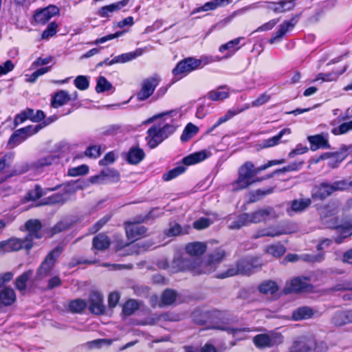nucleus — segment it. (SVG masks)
<instances>
[{
    "label": "nucleus",
    "instance_id": "obj_14",
    "mask_svg": "<svg viewBox=\"0 0 352 352\" xmlns=\"http://www.w3.org/2000/svg\"><path fill=\"white\" fill-rule=\"evenodd\" d=\"M226 256L225 251L221 249H218L212 253L209 258L207 263L204 266V269H202L199 272H195L197 274H208L213 272L215 268V265L221 262Z\"/></svg>",
    "mask_w": 352,
    "mask_h": 352
},
{
    "label": "nucleus",
    "instance_id": "obj_21",
    "mask_svg": "<svg viewBox=\"0 0 352 352\" xmlns=\"http://www.w3.org/2000/svg\"><path fill=\"white\" fill-rule=\"evenodd\" d=\"M70 188H66L64 192L54 194L45 199L43 203L41 205H54V204H63L70 198Z\"/></svg>",
    "mask_w": 352,
    "mask_h": 352
},
{
    "label": "nucleus",
    "instance_id": "obj_1",
    "mask_svg": "<svg viewBox=\"0 0 352 352\" xmlns=\"http://www.w3.org/2000/svg\"><path fill=\"white\" fill-rule=\"evenodd\" d=\"M277 217L272 208L267 207L258 209L250 213H243L239 215L236 221L229 226L231 230H239L251 223H258Z\"/></svg>",
    "mask_w": 352,
    "mask_h": 352
},
{
    "label": "nucleus",
    "instance_id": "obj_58",
    "mask_svg": "<svg viewBox=\"0 0 352 352\" xmlns=\"http://www.w3.org/2000/svg\"><path fill=\"white\" fill-rule=\"evenodd\" d=\"M211 223L208 218H201L193 223V227L197 230H202L208 228Z\"/></svg>",
    "mask_w": 352,
    "mask_h": 352
},
{
    "label": "nucleus",
    "instance_id": "obj_27",
    "mask_svg": "<svg viewBox=\"0 0 352 352\" xmlns=\"http://www.w3.org/2000/svg\"><path fill=\"white\" fill-rule=\"evenodd\" d=\"M315 311L309 307H300L295 309L293 313L292 318L295 321L307 320L314 316Z\"/></svg>",
    "mask_w": 352,
    "mask_h": 352
},
{
    "label": "nucleus",
    "instance_id": "obj_8",
    "mask_svg": "<svg viewBox=\"0 0 352 352\" xmlns=\"http://www.w3.org/2000/svg\"><path fill=\"white\" fill-rule=\"evenodd\" d=\"M41 129H43V125L37 124L36 126L30 125L18 129L11 135L8 143L14 146L26 140L28 137L38 133Z\"/></svg>",
    "mask_w": 352,
    "mask_h": 352
},
{
    "label": "nucleus",
    "instance_id": "obj_48",
    "mask_svg": "<svg viewBox=\"0 0 352 352\" xmlns=\"http://www.w3.org/2000/svg\"><path fill=\"white\" fill-rule=\"evenodd\" d=\"M112 88V85L104 76H100L97 80L96 91L98 93L109 91Z\"/></svg>",
    "mask_w": 352,
    "mask_h": 352
},
{
    "label": "nucleus",
    "instance_id": "obj_13",
    "mask_svg": "<svg viewBox=\"0 0 352 352\" xmlns=\"http://www.w3.org/2000/svg\"><path fill=\"white\" fill-rule=\"evenodd\" d=\"M309 279L305 277H296L286 283L284 289L285 294L299 292L307 289L309 287Z\"/></svg>",
    "mask_w": 352,
    "mask_h": 352
},
{
    "label": "nucleus",
    "instance_id": "obj_37",
    "mask_svg": "<svg viewBox=\"0 0 352 352\" xmlns=\"http://www.w3.org/2000/svg\"><path fill=\"white\" fill-rule=\"evenodd\" d=\"M243 111V109H229L225 116L221 117L217 122L210 128L208 130V133L212 132L215 128L219 126L220 124L227 122L228 120H230L232 117L234 116L239 114Z\"/></svg>",
    "mask_w": 352,
    "mask_h": 352
},
{
    "label": "nucleus",
    "instance_id": "obj_50",
    "mask_svg": "<svg viewBox=\"0 0 352 352\" xmlns=\"http://www.w3.org/2000/svg\"><path fill=\"white\" fill-rule=\"evenodd\" d=\"M254 8H256L255 4H253V5H250L247 7H245V8L241 9L240 10L236 11V12H233L231 15H230V16H227L226 18L220 21L217 23V25H219L220 27H224L227 24L230 23L237 14L242 12L243 11L248 10H250V9H252Z\"/></svg>",
    "mask_w": 352,
    "mask_h": 352
},
{
    "label": "nucleus",
    "instance_id": "obj_12",
    "mask_svg": "<svg viewBox=\"0 0 352 352\" xmlns=\"http://www.w3.org/2000/svg\"><path fill=\"white\" fill-rule=\"evenodd\" d=\"M89 309L96 315L103 314L105 311V306L103 303V298L100 293L92 292L89 298Z\"/></svg>",
    "mask_w": 352,
    "mask_h": 352
},
{
    "label": "nucleus",
    "instance_id": "obj_61",
    "mask_svg": "<svg viewBox=\"0 0 352 352\" xmlns=\"http://www.w3.org/2000/svg\"><path fill=\"white\" fill-rule=\"evenodd\" d=\"M324 256L323 253H319L318 254H305L303 256V259L306 261L316 263V262H321L324 260Z\"/></svg>",
    "mask_w": 352,
    "mask_h": 352
},
{
    "label": "nucleus",
    "instance_id": "obj_56",
    "mask_svg": "<svg viewBox=\"0 0 352 352\" xmlns=\"http://www.w3.org/2000/svg\"><path fill=\"white\" fill-rule=\"evenodd\" d=\"M85 155L89 157L96 158L100 155V147L96 145L89 146L85 151Z\"/></svg>",
    "mask_w": 352,
    "mask_h": 352
},
{
    "label": "nucleus",
    "instance_id": "obj_24",
    "mask_svg": "<svg viewBox=\"0 0 352 352\" xmlns=\"http://www.w3.org/2000/svg\"><path fill=\"white\" fill-rule=\"evenodd\" d=\"M331 322L338 327L352 322V310L338 311L333 316Z\"/></svg>",
    "mask_w": 352,
    "mask_h": 352
},
{
    "label": "nucleus",
    "instance_id": "obj_55",
    "mask_svg": "<svg viewBox=\"0 0 352 352\" xmlns=\"http://www.w3.org/2000/svg\"><path fill=\"white\" fill-rule=\"evenodd\" d=\"M75 86L80 90H85L89 87V80L85 76H78L74 80Z\"/></svg>",
    "mask_w": 352,
    "mask_h": 352
},
{
    "label": "nucleus",
    "instance_id": "obj_46",
    "mask_svg": "<svg viewBox=\"0 0 352 352\" xmlns=\"http://www.w3.org/2000/svg\"><path fill=\"white\" fill-rule=\"evenodd\" d=\"M283 232L280 231H274L270 228H263L257 230L253 235L254 239H258L263 236H276L283 234Z\"/></svg>",
    "mask_w": 352,
    "mask_h": 352
},
{
    "label": "nucleus",
    "instance_id": "obj_32",
    "mask_svg": "<svg viewBox=\"0 0 352 352\" xmlns=\"http://www.w3.org/2000/svg\"><path fill=\"white\" fill-rule=\"evenodd\" d=\"M290 133H291V130L289 129H283V130H281L279 132V133L278 135H276L271 138L263 140L262 142V144H261V147L263 148H269V147L276 146L279 143L280 140L282 138V137L285 134H290Z\"/></svg>",
    "mask_w": 352,
    "mask_h": 352
},
{
    "label": "nucleus",
    "instance_id": "obj_9",
    "mask_svg": "<svg viewBox=\"0 0 352 352\" xmlns=\"http://www.w3.org/2000/svg\"><path fill=\"white\" fill-rule=\"evenodd\" d=\"M32 247V243L30 242L29 238H25L24 239L13 238L8 241L0 242V249L5 252L18 251L23 248L29 250Z\"/></svg>",
    "mask_w": 352,
    "mask_h": 352
},
{
    "label": "nucleus",
    "instance_id": "obj_26",
    "mask_svg": "<svg viewBox=\"0 0 352 352\" xmlns=\"http://www.w3.org/2000/svg\"><path fill=\"white\" fill-rule=\"evenodd\" d=\"M25 226L26 230L29 232V234L26 236L25 238H29L30 242L32 243V241L34 239L40 238L38 231L41 228V223L38 220H29L25 223Z\"/></svg>",
    "mask_w": 352,
    "mask_h": 352
},
{
    "label": "nucleus",
    "instance_id": "obj_54",
    "mask_svg": "<svg viewBox=\"0 0 352 352\" xmlns=\"http://www.w3.org/2000/svg\"><path fill=\"white\" fill-rule=\"evenodd\" d=\"M138 308V303L135 300H128L123 307V312L125 315L130 316Z\"/></svg>",
    "mask_w": 352,
    "mask_h": 352
},
{
    "label": "nucleus",
    "instance_id": "obj_6",
    "mask_svg": "<svg viewBox=\"0 0 352 352\" xmlns=\"http://www.w3.org/2000/svg\"><path fill=\"white\" fill-rule=\"evenodd\" d=\"M290 352H318L315 339L302 336L296 338L290 348Z\"/></svg>",
    "mask_w": 352,
    "mask_h": 352
},
{
    "label": "nucleus",
    "instance_id": "obj_59",
    "mask_svg": "<svg viewBox=\"0 0 352 352\" xmlns=\"http://www.w3.org/2000/svg\"><path fill=\"white\" fill-rule=\"evenodd\" d=\"M57 25L55 23H51L43 31L42 34L43 38H48L50 36H54L56 32Z\"/></svg>",
    "mask_w": 352,
    "mask_h": 352
},
{
    "label": "nucleus",
    "instance_id": "obj_33",
    "mask_svg": "<svg viewBox=\"0 0 352 352\" xmlns=\"http://www.w3.org/2000/svg\"><path fill=\"white\" fill-rule=\"evenodd\" d=\"M33 270H29L20 275L15 280V287L21 292H24L26 289V283L32 277Z\"/></svg>",
    "mask_w": 352,
    "mask_h": 352
},
{
    "label": "nucleus",
    "instance_id": "obj_44",
    "mask_svg": "<svg viewBox=\"0 0 352 352\" xmlns=\"http://www.w3.org/2000/svg\"><path fill=\"white\" fill-rule=\"evenodd\" d=\"M229 96V92L228 91L222 90L220 87L217 89L210 91L208 94V97L212 101L222 100Z\"/></svg>",
    "mask_w": 352,
    "mask_h": 352
},
{
    "label": "nucleus",
    "instance_id": "obj_63",
    "mask_svg": "<svg viewBox=\"0 0 352 352\" xmlns=\"http://www.w3.org/2000/svg\"><path fill=\"white\" fill-rule=\"evenodd\" d=\"M89 168L86 165H81L77 168L69 170V173L72 176H76L87 173Z\"/></svg>",
    "mask_w": 352,
    "mask_h": 352
},
{
    "label": "nucleus",
    "instance_id": "obj_57",
    "mask_svg": "<svg viewBox=\"0 0 352 352\" xmlns=\"http://www.w3.org/2000/svg\"><path fill=\"white\" fill-rule=\"evenodd\" d=\"M112 340L110 339H97L88 343L90 348H100L103 345H111Z\"/></svg>",
    "mask_w": 352,
    "mask_h": 352
},
{
    "label": "nucleus",
    "instance_id": "obj_39",
    "mask_svg": "<svg viewBox=\"0 0 352 352\" xmlns=\"http://www.w3.org/2000/svg\"><path fill=\"white\" fill-rule=\"evenodd\" d=\"M243 111V109H229L225 116L221 117L217 122L210 128L208 130V133L212 132L215 128L219 126L220 124L227 122L228 120H230L232 117L234 116L239 114Z\"/></svg>",
    "mask_w": 352,
    "mask_h": 352
},
{
    "label": "nucleus",
    "instance_id": "obj_49",
    "mask_svg": "<svg viewBox=\"0 0 352 352\" xmlns=\"http://www.w3.org/2000/svg\"><path fill=\"white\" fill-rule=\"evenodd\" d=\"M347 67L344 66L343 69L339 72H333L329 74H319L317 78L314 81L318 80L319 79L322 80L323 81H331L336 80L340 75L343 74L346 70Z\"/></svg>",
    "mask_w": 352,
    "mask_h": 352
},
{
    "label": "nucleus",
    "instance_id": "obj_2",
    "mask_svg": "<svg viewBox=\"0 0 352 352\" xmlns=\"http://www.w3.org/2000/svg\"><path fill=\"white\" fill-rule=\"evenodd\" d=\"M262 263L258 258H246L239 261L235 267L228 269L225 274H220L217 276L219 278H225L235 275H250L254 272V269H259Z\"/></svg>",
    "mask_w": 352,
    "mask_h": 352
},
{
    "label": "nucleus",
    "instance_id": "obj_7",
    "mask_svg": "<svg viewBox=\"0 0 352 352\" xmlns=\"http://www.w3.org/2000/svg\"><path fill=\"white\" fill-rule=\"evenodd\" d=\"M283 342V336L278 332L258 334L254 338V343L258 348L272 347Z\"/></svg>",
    "mask_w": 352,
    "mask_h": 352
},
{
    "label": "nucleus",
    "instance_id": "obj_22",
    "mask_svg": "<svg viewBox=\"0 0 352 352\" xmlns=\"http://www.w3.org/2000/svg\"><path fill=\"white\" fill-rule=\"evenodd\" d=\"M308 140L311 144V150L316 151L318 148H329L330 145L328 142L327 135L318 134L309 136Z\"/></svg>",
    "mask_w": 352,
    "mask_h": 352
},
{
    "label": "nucleus",
    "instance_id": "obj_17",
    "mask_svg": "<svg viewBox=\"0 0 352 352\" xmlns=\"http://www.w3.org/2000/svg\"><path fill=\"white\" fill-rule=\"evenodd\" d=\"M265 8L275 13H283L292 10L295 7V0H280L277 2H266Z\"/></svg>",
    "mask_w": 352,
    "mask_h": 352
},
{
    "label": "nucleus",
    "instance_id": "obj_3",
    "mask_svg": "<svg viewBox=\"0 0 352 352\" xmlns=\"http://www.w3.org/2000/svg\"><path fill=\"white\" fill-rule=\"evenodd\" d=\"M256 175L254 165L248 161L239 168V177L233 184L234 190H239L248 188L252 184V178Z\"/></svg>",
    "mask_w": 352,
    "mask_h": 352
},
{
    "label": "nucleus",
    "instance_id": "obj_16",
    "mask_svg": "<svg viewBox=\"0 0 352 352\" xmlns=\"http://www.w3.org/2000/svg\"><path fill=\"white\" fill-rule=\"evenodd\" d=\"M59 13V8L55 6L50 5L45 8L38 10L34 14V20L37 23L45 24L52 16Z\"/></svg>",
    "mask_w": 352,
    "mask_h": 352
},
{
    "label": "nucleus",
    "instance_id": "obj_20",
    "mask_svg": "<svg viewBox=\"0 0 352 352\" xmlns=\"http://www.w3.org/2000/svg\"><path fill=\"white\" fill-rule=\"evenodd\" d=\"M296 17L292 18L290 21H285L279 25L278 30L275 33L274 36H272L270 40V43H274L276 41L283 37L286 33L292 30L296 24Z\"/></svg>",
    "mask_w": 352,
    "mask_h": 352
},
{
    "label": "nucleus",
    "instance_id": "obj_31",
    "mask_svg": "<svg viewBox=\"0 0 352 352\" xmlns=\"http://www.w3.org/2000/svg\"><path fill=\"white\" fill-rule=\"evenodd\" d=\"M144 152L138 147L131 148L129 152L127 160L130 164H139L144 157Z\"/></svg>",
    "mask_w": 352,
    "mask_h": 352
},
{
    "label": "nucleus",
    "instance_id": "obj_38",
    "mask_svg": "<svg viewBox=\"0 0 352 352\" xmlns=\"http://www.w3.org/2000/svg\"><path fill=\"white\" fill-rule=\"evenodd\" d=\"M243 111V109H229L225 116L221 117L217 122L210 128L208 130V133L212 132L215 128L219 126L220 124L227 122L228 120H230L232 117L234 116L239 114Z\"/></svg>",
    "mask_w": 352,
    "mask_h": 352
},
{
    "label": "nucleus",
    "instance_id": "obj_60",
    "mask_svg": "<svg viewBox=\"0 0 352 352\" xmlns=\"http://www.w3.org/2000/svg\"><path fill=\"white\" fill-rule=\"evenodd\" d=\"M270 99V96L267 95L266 94H263L260 95L256 100L252 102V107H259L261 106L266 102H267Z\"/></svg>",
    "mask_w": 352,
    "mask_h": 352
},
{
    "label": "nucleus",
    "instance_id": "obj_41",
    "mask_svg": "<svg viewBox=\"0 0 352 352\" xmlns=\"http://www.w3.org/2000/svg\"><path fill=\"white\" fill-rule=\"evenodd\" d=\"M278 287L276 283L272 280H268L263 283L259 286V291L265 294L273 295L277 292Z\"/></svg>",
    "mask_w": 352,
    "mask_h": 352
},
{
    "label": "nucleus",
    "instance_id": "obj_47",
    "mask_svg": "<svg viewBox=\"0 0 352 352\" xmlns=\"http://www.w3.org/2000/svg\"><path fill=\"white\" fill-rule=\"evenodd\" d=\"M285 248L281 244L272 245L267 248L266 252L274 257H280L285 252Z\"/></svg>",
    "mask_w": 352,
    "mask_h": 352
},
{
    "label": "nucleus",
    "instance_id": "obj_36",
    "mask_svg": "<svg viewBox=\"0 0 352 352\" xmlns=\"http://www.w3.org/2000/svg\"><path fill=\"white\" fill-rule=\"evenodd\" d=\"M70 98L69 94L65 91H60L57 92L52 101V106L54 108L63 106L69 101Z\"/></svg>",
    "mask_w": 352,
    "mask_h": 352
},
{
    "label": "nucleus",
    "instance_id": "obj_42",
    "mask_svg": "<svg viewBox=\"0 0 352 352\" xmlns=\"http://www.w3.org/2000/svg\"><path fill=\"white\" fill-rule=\"evenodd\" d=\"M198 127L192 123H188L185 127L182 135H181L182 141L186 142L195 135L198 132Z\"/></svg>",
    "mask_w": 352,
    "mask_h": 352
},
{
    "label": "nucleus",
    "instance_id": "obj_35",
    "mask_svg": "<svg viewBox=\"0 0 352 352\" xmlns=\"http://www.w3.org/2000/svg\"><path fill=\"white\" fill-rule=\"evenodd\" d=\"M186 250L190 255L199 256L205 252L206 245L201 242H194L187 245Z\"/></svg>",
    "mask_w": 352,
    "mask_h": 352
},
{
    "label": "nucleus",
    "instance_id": "obj_45",
    "mask_svg": "<svg viewBox=\"0 0 352 352\" xmlns=\"http://www.w3.org/2000/svg\"><path fill=\"white\" fill-rule=\"evenodd\" d=\"M311 204L310 199L294 200L292 203L291 209L294 212H302Z\"/></svg>",
    "mask_w": 352,
    "mask_h": 352
},
{
    "label": "nucleus",
    "instance_id": "obj_40",
    "mask_svg": "<svg viewBox=\"0 0 352 352\" xmlns=\"http://www.w3.org/2000/svg\"><path fill=\"white\" fill-rule=\"evenodd\" d=\"M177 296V294L175 290L167 289L162 294L161 302L164 305H170L175 301Z\"/></svg>",
    "mask_w": 352,
    "mask_h": 352
},
{
    "label": "nucleus",
    "instance_id": "obj_10",
    "mask_svg": "<svg viewBox=\"0 0 352 352\" xmlns=\"http://www.w3.org/2000/svg\"><path fill=\"white\" fill-rule=\"evenodd\" d=\"M201 62L199 59L193 58H188L184 60L180 61L177 66L173 69V73L174 75L186 74L196 69H197Z\"/></svg>",
    "mask_w": 352,
    "mask_h": 352
},
{
    "label": "nucleus",
    "instance_id": "obj_30",
    "mask_svg": "<svg viewBox=\"0 0 352 352\" xmlns=\"http://www.w3.org/2000/svg\"><path fill=\"white\" fill-rule=\"evenodd\" d=\"M210 152L205 150L192 153L183 159V162L186 165H192L200 162L206 159L210 155Z\"/></svg>",
    "mask_w": 352,
    "mask_h": 352
},
{
    "label": "nucleus",
    "instance_id": "obj_4",
    "mask_svg": "<svg viewBox=\"0 0 352 352\" xmlns=\"http://www.w3.org/2000/svg\"><path fill=\"white\" fill-rule=\"evenodd\" d=\"M348 188L347 182L344 180L337 181L333 184L322 182L315 186L312 197L315 199L323 200L330 196L333 192L343 190Z\"/></svg>",
    "mask_w": 352,
    "mask_h": 352
},
{
    "label": "nucleus",
    "instance_id": "obj_43",
    "mask_svg": "<svg viewBox=\"0 0 352 352\" xmlns=\"http://www.w3.org/2000/svg\"><path fill=\"white\" fill-rule=\"evenodd\" d=\"M87 303L85 300L80 298L72 300L69 304V309L73 313H81L86 307Z\"/></svg>",
    "mask_w": 352,
    "mask_h": 352
},
{
    "label": "nucleus",
    "instance_id": "obj_5",
    "mask_svg": "<svg viewBox=\"0 0 352 352\" xmlns=\"http://www.w3.org/2000/svg\"><path fill=\"white\" fill-rule=\"evenodd\" d=\"M60 252L61 250L59 248H55L47 255L36 271L34 281L43 279L51 274Z\"/></svg>",
    "mask_w": 352,
    "mask_h": 352
},
{
    "label": "nucleus",
    "instance_id": "obj_64",
    "mask_svg": "<svg viewBox=\"0 0 352 352\" xmlns=\"http://www.w3.org/2000/svg\"><path fill=\"white\" fill-rule=\"evenodd\" d=\"M55 160L56 158L54 156L49 155L38 160L36 162V166L43 167L45 166H50L52 164Z\"/></svg>",
    "mask_w": 352,
    "mask_h": 352
},
{
    "label": "nucleus",
    "instance_id": "obj_18",
    "mask_svg": "<svg viewBox=\"0 0 352 352\" xmlns=\"http://www.w3.org/2000/svg\"><path fill=\"white\" fill-rule=\"evenodd\" d=\"M147 144L151 148H154L158 146L164 140V135L160 130V126H153L147 131L146 137Z\"/></svg>",
    "mask_w": 352,
    "mask_h": 352
},
{
    "label": "nucleus",
    "instance_id": "obj_25",
    "mask_svg": "<svg viewBox=\"0 0 352 352\" xmlns=\"http://www.w3.org/2000/svg\"><path fill=\"white\" fill-rule=\"evenodd\" d=\"M144 50L138 48L134 52H131L121 55L117 56L109 61V65H113L115 63H124L129 62L138 56H140L144 53Z\"/></svg>",
    "mask_w": 352,
    "mask_h": 352
},
{
    "label": "nucleus",
    "instance_id": "obj_53",
    "mask_svg": "<svg viewBox=\"0 0 352 352\" xmlns=\"http://www.w3.org/2000/svg\"><path fill=\"white\" fill-rule=\"evenodd\" d=\"M174 263L179 265V270H195V266L192 262L187 258L177 259L174 261Z\"/></svg>",
    "mask_w": 352,
    "mask_h": 352
},
{
    "label": "nucleus",
    "instance_id": "obj_51",
    "mask_svg": "<svg viewBox=\"0 0 352 352\" xmlns=\"http://www.w3.org/2000/svg\"><path fill=\"white\" fill-rule=\"evenodd\" d=\"M352 130V120L341 124L338 127L333 128L331 133L338 135L345 134Z\"/></svg>",
    "mask_w": 352,
    "mask_h": 352
},
{
    "label": "nucleus",
    "instance_id": "obj_23",
    "mask_svg": "<svg viewBox=\"0 0 352 352\" xmlns=\"http://www.w3.org/2000/svg\"><path fill=\"white\" fill-rule=\"evenodd\" d=\"M146 232V228L139 224L129 223L126 227V234L129 239L132 241L138 240L144 236Z\"/></svg>",
    "mask_w": 352,
    "mask_h": 352
},
{
    "label": "nucleus",
    "instance_id": "obj_62",
    "mask_svg": "<svg viewBox=\"0 0 352 352\" xmlns=\"http://www.w3.org/2000/svg\"><path fill=\"white\" fill-rule=\"evenodd\" d=\"M182 233V228L178 223L170 224V228L167 230V235L168 236H177Z\"/></svg>",
    "mask_w": 352,
    "mask_h": 352
},
{
    "label": "nucleus",
    "instance_id": "obj_11",
    "mask_svg": "<svg viewBox=\"0 0 352 352\" xmlns=\"http://www.w3.org/2000/svg\"><path fill=\"white\" fill-rule=\"evenodd\" d=\"M328 226L335 229L341 235V237L336 238V241L338 243H342L343 239L352 235V218L345 219L340 224L335 221L329 223Z\"/></svg>",
    "mask_w": 352,
    "mask_h": 352
},
{
    "label": "nucleus",
    "instance_id": "obj_15",
    "mask_svg": "<svg viewBox=\"0 0 352 352\" xmlns=\"http://www.w3.org/2000/svg\"><path fill=\"white\" fill-rule=\"evenodd\" d=\"M159 80L156 77H151L144 80L142 82V89L138 94V98L139 100H144L150 97L157 85Z\"/></svg>",
    "mask_w": 352,
    "mask_h": 352
},
{
    "label": "nucleus",
    "instance_id": "obj_29",
    "mask_svg": "<svg viewBox=\"0 0 352 352\" xmlns=\"http://www.w3.org/2000/svg\"><path fill=\"white\" fill-rule=\"evenodd\" d=\"M128 0H122L115 3L103 6L98 10V14L101 17H109V13L120 10L122 8L126 6Z\"/></svg>",
    "mask_w": 352,
    "mask_h": 352
},
{
    "label": "nucleus",
    "instance_id": "obj_52",
    "mask_svg": "<svg viewBox=\"0 0 352 352\" xmlns=\"http://www.w3.org/2000/svg\"><path fill=\"white\" fill-rule=\"evenodd\" d=\"M185 168L182 166H177L169 170L166 173L164 174L163 179L165 181L171 180L177 177L178 175L182 174L185 171Z\"/></svg>",
    "mask_w": 352,
    "mask_h": 352
},
{
    "label": "nucleus",
    "instance_id": "obj_28",
    "mask_svg": "<svg viewBox=\"0 0 352 352\" xmlns=\"http://www.w3.org/2000/svg\"><path fill=\"white\" fill-rule=\"evenodd\" d=\"M15 292L10 287H5L0 291V305L10 306L16 300Z\"/></svg>",
    "mask_w": 352,
    "mask_h": 352
},
{
    "label": "nucleus",
    "instance_id": "obj_19",
    "mask_svg": "<svg viewBox=\"0 0 352 352\" xmlns=\"http://www.w3.org/2000/svg\"><path fill=\"white\" fill-rule=\"evenodd\" d=\"M120 175L118 171L107 168L100 172V173L96 177L92 178L93 182L102 183L104 182H116L119 180Z\"/></svg>",
    "mask_w": 352,
    "mask_h": 352
},
{
    "label": "nucleus",
    "instance_id": "obj_34",
    "mask_svg": "<svg viewBox=\"0 0 352 352\" xmlns=\"http://www.w3.org/2000/svg\"><path fill=\"white\" fill-rule=\"evenodd\" d=\"M110 245L109 239L104 234H100L93 239V248L98 250H104Z\"/></svg>",
    "mask_w": 352,
    "mask_h": 352
}]
</instances>
